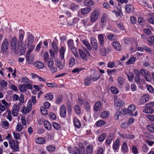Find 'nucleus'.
<instances>
[{
    "instance_id": "9b49d317",
    "label": "nucleus",
    "mask_w": 154,
    "mask_h": 154,
    "mask_svg": "<svg viewBox=\"0 0 154 154\" xmlns=\"http://www.w3.org/2000/svg\"><path fill=\"white\" fill-rule=\"evenodd\" d=\"M107 19V16L106 14H103L101 17L100 25L102 28L106 25Z\"/></svg>"
},
{
    "instance_id": "20e7f679",
    "label": "nucleus",
    "mask_w": 154,
    "mask_h": 154,
    "mask_svg": "<svg viewBox=\"0 0 154 154\" xmlns=\"http://www.w3.org/2000/svg\"><path fill=\"white\" fill-rule=\"evenodd\" d=\"M139 73L144 77L147 82H150L151 81V77L147 70L144 69H141L140 70Z\"/></svg>"
},
{
    "instance_id": "9d476101",
    "label": "nucleus",
    "mask_w": 154,
    "mask_h": 154,
    "mask_svg": "<svg viewBox=\"0 0 154 154\" xmlns=\"http://www.w3.org/2000/svg\"><path fill=\"white\" fill-rule=\"evenodd\" d=\"M26 61L28 62L29 64H31L34 61V56L33 54H26Z\"/></svg>"
},
{
    "instance_id": "e433bc0d",
    "label": "nucleus",
    "mask_w": 154,
    "mask_h": 154,
    "mask_svg": "<svg viewBox=\"0 0 154 154\" xmlns=\"http://www.w3.org/2000/svg\"><path fill=\"white\" fill-rule=\"evenodd\" d=\"M120 142L119 140H116L114 144L113 145V149L114 150H117L119 146Z\"/></svg>"
},
{
    "instance_id": "ddd939ff",
    "label": "nucleus",
    "mask_w": 154,
    "mask_h": 154,
    "mask_svg": "<svg viewBox=\"0 0 154 154\" xmlns=\"http://www.w3.org/2000/svg\"><path fill=\"white\" fill-rule=\"evenodd\" d=\"M60 116L63 118L65 117L66 114V109L64 105H62L60 110Z\"/></svg>"
},
{
    "instance_id": "4d7b16f0",
    "label": "nucleus",
    "mask_w": 154,
    "mask_h": 154,
    "mask_svg": "<svg viewBox=\"0 0 154 154\" xmlns=\"http://www.w3.org/2000/svg\"><path fill=\"white\" fill-rule=\"evenodd\" d=\"M122 114V112L119 110H118L115 115V118L116 120H119V116H120Z\"/></svg>"
},
{
    "instance_id": "680f3d73",
    "label": "nucleus",
    "mask_w": 154,
    "mask_h": 154,
    "mask_svg": "<svg viewBox=\"0 0 154 154\" xmlns=\"http://www.w3.org/2000/svg\"><path fill=\"white\" fill-rule=\"evenodd\" d=\"M13 147H11V148L13 150L14 152L18 151L19 150V147L17 145H16V144L12 146Z\"/></svg>"
},
{
    "instance_id": "0e129e2a",
    "label": "nucleus",
    "mask_w": 154,
    "mask_h": 154,
    "mask_svg": "<svg viewBox=\"0 0 154 154\" xmlns=\"http://www.w3.org/2000/svg\"><path fill=\"white\" fill-rule=\"evenodd\" d=\"M135 81L137 83H139L140 82V73L138 72V73L136 74V76L134 77V78Z\"/></svg>"
},
{
    "instance_id": "393cba45",
    "label": "nucleus",
    "mask_w": 154,
    "mask_h": 154,
    "mask_svg": "<svg viewBox=\"0 0 154 154\" xmlns=\"http://www.w3.org/2000/svg\"><path fill=\"white\" fill-rule=\"evenodd\" d=\"M149 100V97H141L139 100V103L140 105L144 104Z\"/></svg>"
},
{
    "instance_id": "09e8293b",
    "label": "nucleus",
    "mask_w": 154,
    "mask_h": 154,
    "mask_svg": "<svg viewBox=\"0 0 154 154\" xmlns=\"http://www.w3.org/2000/svg\"><path fill=\"white\" fill-rule=\"evenodd\" d=\"M47 109L45 108L43 106H41L40 108V110L42 113L44 115H46L48 114Z\"/></svg>"
},
{
    "instance_id": "f257e3e1",
    "label": "nucleus",
    "mask_w": 154,
    "mask_h": 154,
    "mask_svg": "<svg viewBox=\"0 0 154 154\" xmlns=\"http://www.w3.org/2000/svg\"><path fill=\"white\" fill-rule=\"evenodd\" d=\"M20 44L18 42L17 45V39L16 36H14L12 39L11 45L12 50H14L16 54L19 52Z\"/></svg>"
},
{
    "instance_id": "58836bf2",
    "label": "nucleus",
    "mask_w": 154,
    "mask_h": 154,
    "mask_svg": "<svg viewBox=\"0 0 154 154\" xmlns=\"http://www.w3.org/2000/svg\"><path fill=\"white\" fill-rule=\"evenodd\" d=\"M84 4L85 5L87 6H90L91 5H93L94 4L92 0H85Z\"/></svg>"
},
{
    "instance_id": "bf43d9fd",
    "label": "nucleus",
    "mask_w": 154,
    "mask_h": 154,
    "mask_svg": "<svg viewBox=\"0 0 154 154\" xmlns=\"http://www.w3.org/2000/svg\"><path fill=\"white\" fill-rule=\"evenodd\" d=\"M134 135L132 134H125V139L129 140L132 139L134 137Z\"/></svg>"
},
{
    "instance_id": "de8ad7c7",
    "label": "nucleus",
    "mask_w": 154,
    "mask_h": 154,
    "mask_svg": "<svg viewBox=\"0 0 154 154\" xmlns=\"http://www.w3.org/2000/svg\"><path fill=\"white\" fill-rule=\"evenodd\" d=\"M111 92L114 94H117L119 92L118 89L114 86H112L110 88Z\"/></svg>"
},
{
    "instance_id": "c03bdc74",
    "label": "nucleus",
    "mask_w": 154,
    "mask_h": 154,
    "mask_svg": "<svg viewBox=\"0 0 154 154\" xmlns=\"http://www.w3.org/2000/svg\"><path fill=\"white\" fill-rule=\"evenodd\" d=\"M83 43L89 50H91L92 49L90 44L86 40H83Z\"/></svg>"
},
{
    "instance_id": "f704fd0d",
    "label": "nucleus",
    "mask_w": 154,
    "mask_h": 154,
    "mask_svg": "<svg viewBox=\"0 0 154 154\" xmlns=\"http://www.w3.org/2000/svg\"><path fill=\"white\" fill-rule=\"evenodd\" d=\"M127 75L128 80L130 82H132L134 77V74L132 72H129L127 74L126 73Z\"/></svg>"
},
{
    "instance_id": "6e6d98bb",
    "label": "nucleus",
    "mask_w": 154,
    "mask_h": 154,
    "mask_svg": "<svg viewBox=\"0 0 154 154\" xmlns=\"http://www.w3.org/2000/svg\"><path fill=\"white\" fill-rule=\"evenodd\" d=\"M29 48L27 51L26 54H30V53L32 51L35 47L34 45L29 46Z\"/></svg>"
},
{
    "instance_id": "13d9d810",
    "label": "nucleus",
    "mask_w": 154,
    "mask_h": 154,
    "mask_svg": "<svg viewBox=\"0 0 154 154\" xmlns=\"http://www.w3.org/2000/svg\"><path fill=\"white\" fill-rule=\"evenodd\" d=\"M135 109V106L133 104H131L128 107V110L129 112L134 111Z\"/></svg>"
},
{
    "instance_id": "8fccbe9b",
    "label": "nucleus",
    "mask_w": 154,
    "mask_h": 154,
    "mask_svg": "<svg viewBox=\"0 0 154 154\" xmlns=\"http://www.w3.org/2000/svg\"><path fill=\"white\" fill-rule=\"evenodd\" d=\"M143 32L146 35H151L152 34L151 30L149 29H143Z\"/></svg>"
},
{
    "instance_id": "e2e57ef3",
    "label": "nucleus",
    "mask_w": 154,
    "mask_h": 154,
    "mask_svg": "<svg viewBox=\"0 0 154 154\" xmlns=\"http://www.w3.org/2000/svg\"><path fill=\"white\" fill-rule=\"evenodd\" d=\"M146 117L149 121L151 122L154 121V115L148 114L146 116Z\"/></svg>"
},
{
    "instance_id": "5fc2aeb1",
    "label": "nucleus",
    "mask_w": 154,
    "mask_h": 154,
    "mask_svg": "<svg viewBox=\"0 0 154 154\" xmlns=\"http://www.w3.org/2000/svg\"><path fill=\"white\" fill-rule=\"evenodd\" d=\"M143 49L144 50L147 51L151 54H153V51L150 48L146 46L145 45H143Z\"/></svg>"
},
{
    "instance_id": "6ab92c4d",
    "label": "nucleus",
    "mask_w": 154,
    "mask_h": 154,
    "mask_svg": "<svg viewBox=\"0 0 154 154\" xmlns=\"http://www.w3.org/2000/svg\"><path fill=\"white\" fill-rule=\"evenodd\" d=\"M26 45L24 43H22L20 49V55H23L26 51Z\"/></svg>"
},
{
    "instance_id": "79ce46f5",
    "label": "nucleus",
    "mask_w": 154,
    "mask_h": 154,
    "mask_svg": "<svg viewBox=\"0 0 154 154\" xmlns=\"http://www.w3.org/2000/svg\"><path fill=\"white\" fill-rule=\"evenodd\" d=\"M67 43L68 48L69 49L75 46L74 45L73 41V40L72 39L68 40L67 41Z\"/></svg>"
},
{
    "instance_id": "0eeeda50",
    "label": "nucleus",
    "mask_w": 154,
    "mask_h": 154,
    "mask_svg": "<svg viewBox=\"0 0 154 154\" xmlns=\"http://www.w3.org/2000/svg\"><path fill=\"white\" fill-rule=\"evenodd\" d=\"M114 102L115 105L120 108L123 106L124 105V102L122 100L116 97L115 98Z\"/></svg>"
},
{
    "instance_id": "37998d69",
    "label": "nucleus",
    "mask_w": 154,
    "mask_h": 154,
    "mask_svg": "<svg viewBox=\"0 0 154 154\" xmlns=\"http://www.w3.org/2000/svg\"><path fill=\"white\" fill-rule=\"evenodd\" d=\"M147 128L148 130L152 133H154V125H148L147 126Z\"/></svg>"
},
{
    "instance_id": "ea45409f",
    "label": "nucleus",
    "mask_w": 154,
    "mask_h": 154,
    "mask_svg": "<svg viewBox=\"0 0 154 154\" xmlns=\"http://www.w3.org/2000/svg\"><path fill=\"white\" fill-rule=\"evenodd\" d=\"M106 122L102 120H100L97 121L95 123V125L97 127H101L102 126L105 125Z\"/></svg>"
},
{
    "instance_id": "a18cd8bd",
    "label": "nucleus",
    "mask_w": 154,
    "mask_h": 154,
    "mask_svg": "<svg viewBox=\"0 0 154 154\" xmlns=\"http://www.w3.org/2000/svg\"><path fill=\"white\" fill-rule=\"evenodd\" d=\"M87 101L85 99H83L81 97L78 98V103L81 105L85 104Z\"/></svg>"
},
{
    "instance_id": "c756f323",
    "label": "nucleus",
    "mask_w": 154,
    "mask_h": 154,
    "mask_svg": "<svg viewBox=\"0 0 154 154\" xmlns=\"http://www.w3.org/2000/svg\"><path fill=\"white\" fill-rule=\"evenodd\" d=\"M109 114L110 113L109 111H104L101 113L100 117L102 119H106L109 116Z\"/></svg>"
},
{
    "instance_id": "bb28decb",
    "label": "nucleus",
    "mask_w": 154,
    "mask_h": 154,
    "mask_svg": "<svg viewBox=\"0 0 154 154\" xmlns=\"http://www.w3.org/2000/svg\"><path fill=\"white\" fill-rule=\"evenodd\" d=\"M147 41L148 42V44L150 46H152L154 43V36H152L148 38Z\"/></svg>"
},
{
    "instance_id": "2f4dec72",
    "label": "nucleus",
    "mask_w": 154,
    "mask_h": 154,
    "mask_svg": "<svg viewBox=\"0 0 154 154\" xmlns=\"http://www.w3.org/2000/svg\"><path fill=\"white\" fill-rule=\"evenodd\" d=\"M122 149L124 152H128V149L127 146V143L126 141H125L123 143L122 146Z\"/></svg>"
},
{
    "instance_id": "f3484780",
    "label": "nucleus",
    "mask_w": 154,
    "mask_h": 154,
    "mask_svg": "<svg viewBox=\"0 0 154 154\" xmlns=\"http://www.w3.org/2000/svg\"><path fill=\"white\" fill-rule=\"evenodd\" d=\"M93 150V147L91 145H89L86 146V154H92Z\"/></svg>"
},
{
    "instance_id": "4c0bfd02",
    "label": "nucleus",
    "mask_w": 154,
    "mask_h": 154,
    "mask_svg": "<svg viewBox=\"0 0 154 154\" xmlns=\"http://www.w3.org/2000/svg\"><path fill=\"white\" fill-rule=\"evenodd\" d=\"M54 62L52 60L50 59L47 61L48 67L49 69H51L54 67Z\"/></svg>"
},
{
    "instance_id": "b1692460",
    "label": "nucleus",
    "mask_w": 154,
    "mask_h": 154,
    "mask_svg": "<svg viewBox=\"0 0 154 154\" xmlns=\"http://www.w3.org/2000/svg\"><path fill=\"white\" fill-rule=\"evenodd\" d=\"M35 142L37 143L40 144H43L45 143V140L42 137H39L36 138L35 140Z\"/></svg>"
},
{
    "instance_id": "423d86ee",
    "label": "nucleus",
    "mask_w": 154,
    "mask_h": 154,
    "mask_svg": "<svg viewBox=\"0 0 154 154\" xmlns=\"http://www.w3.org/2000/svg\"><path fill=\"white\" fill-rule=\"evenodd\" d=\"M99 15L98 11L97 10L93 11L91 13L90 18V20L91 23H94L96 21Z\"/></svg>"
},
{
    "instance_id": "6e6552de",
    "label": "nucleus",
    "mask_w": 154,
    "mask_h": 154,
    "mask_svg": "<svg viewBox=\"0 0 154 154\" xmlns=\"http://www.w3.org/2000/svg\"><path fill=\"white\" fill-rule=\"evenodd\" d=\"M100 53L103 56H106L107 54L110 51L109 48H106L104 47V46H103L102 47H100Z\"/></svg>"
},
{
    "instance_id": "f03ea898",
    "label": "nucleus",
    "mask_w": 154,
    "mask_h": 154,
    "mask_svg": "<svg viewBox=\"0 0 154 154\" xmlns=\"http://www.w3.org/2000/svg\"><path fill=\"white\" fill-rule=\"evenodd\" d=\"M79 54L82 59L87 60L88 59V57L90 56V54L88 51L85 48L82 50L81 49H79Z\"/></svg>"
},
{
    "instance_id": "7c9ffc66",
    "label": "nucleus",
    "mask_w": 154,
    "mask_h": 154,
    "mask_svg": "<svg viewBox=\"0 0 154 154\" xmlns=\"http://www.w3.org/2000/svg\"><path fill=\"white\" fill-rule=\"evenodd\" d=\"M70 49L71 50L72 54H74L75 57H78L79 56V55L78 53L77 48L75 46H74Z\"/></svg>"
},
{
    "instance_id": "c85d7f7f",
    "label": "nucleus",
    "mask_w": 154,
    "mask_h": 154,
    "mask_svg": "<svg viewBox=\"0 0 154 154\" xmlns=\"http://www.w3.org/2000/svg\"><path fill=\"white\" fill-rule=\"evenodd\" d=\"M74 124L75 126L77 128H79L81 125L80 121L76 118L74 119Z\"/></svg>"
},
{
    "instance_id": "774afa93",
    "label": "nucleus",
    "mask_w": 154,
    "mask_h": 154,
    "mask_svg": "<svg viewBox=\"0 0 154 154\" xmlns=\"http://www.w3.org/2000/svg\"><path fill=\"white\" fill-rule=\"evenodd\" d=\"M31 110V109L27 107H24L22 109L23 112L25 114L27 113Z\"/></svg>"
},
{
    "instance_id": "7ed1b4c3",
    "label": "nucleus",
    "mask_w": 154,
    "mask_h": 154,
    "mask_svg": "<svg viewBox=\"0 0 154 154\" xmlns=\"http://www.w3.org/2000/svg\"><path fill=\"white\" fill-rule=\"evenodd\" d=\"M79 149L77 147H75L73 149L74 154H85V148L82 144L80 143L79 145Z\"/></svg>"
},
{
    "instance_id": "72a5a7b5",
    "label": "nucleus",
    "mask_w": 154,
    "mask_h": 154,
    "mask_svg": "<svg viewBox=\"0 0 154 154\" xmlns=\"http://www.w3.org/2000/svg\"><path fill=\"white\" fill-rule=\"evenodd\" d=\"M107 38L110 41H114L116 39L117 37L116 35L112 34H110L107 36Z\"/></svg>"
},
{
    "instance_id": "473e14b6",
    "label": "nucleus",
    "mask_w": 154,
    "mask_h": 154,
    "mask_svg": "<svg viewBox=\"0 0 154 154\" xmlns=\"http://www.w3.org/2000/svg\"><path fill=\"white\" fill-rule=\"evenodd\" d=\"M44 125L46 129L48 130H50L51 128V123L48 121H44Z\"/></svg>"
},
{
    "instance_id": "1a4fd4ad",
    "label": "nucleus",
    "mask_w": 154,
    "mask_h": 154,
    "mask_svg": "<svg viewBox=\"0 0 154 154\" xmlns=\"http://www.w3.org/2000/svg\"><path fill=\"white\" fill-rule=\"evenodd\" d=\"M91 44L93 48L95 51L98 49V45L96 39L94 37H92L91 39Z\"/></svg>"
},
{
    "instance_id": "a19ab883",
    "label": "nucleus",
    "mask_w": 154,
    "mask_h": 154,
    "mask_svg": "<svg viewBox=\"0 0 154 154\" xmlns=\"http://www.w3.org/2000/svg\"><path fill=\"white\" fill-rule=\"evenodd\" d=\"M74 109L77 115H79L81 113V108L78 105H76L74 107Z\"/></svg>"
},
{
    "instance_id": "052dcab7",
    "label": "nucleus",
    "mask_w": 154,
    "mask_h": 154,
    "mask_svg": "<svg viewBox=\"0 0 154 154\" xmlns=\"http://www.w3.org/2000/svg\"><path fill=\"white\" fill-rule=\"evenodd\" d=\"M26 84H23L19 85V88L21 92H23L26 90Z\"/></svg>"
},
{
    "instance_id": "dca6fc26",
    "label": "nucleus",
    "mask_w": 154,
    "mask_h": 154,
    "mask_svg": "<svg viewBox=\"0 0 154 154\" xmlns=\"http://www.w3.org/2000/svg\"><path fill=\"white\" fill-rule=\"evenodd\" d=\"M125 8L126 11L128 13L132 12L133 11L134 8V6L131 5L127 4L125 5Z\"/></svg>"
},
{
    "instance_id": "a211bd4d",
    "label": "nucleus",
    "mask_w": 154,
    "mask_h": 154,
    "mask_svg": "<svg viewBox=\"0 0 154 154\" xmlns=\"http://www.w3.org/2000/svg\"><path fill=\"white\" fill-rule=\"evenodd\" d=\"M113 46L117 51H119L122 49V46L120 44L117 42L115 41L113 43Z\"/></svg>"
},
{
    "instance_id": "603ef678",
    "label": "nucleus",
    "mask_w": 154,
    "mask_h": 154,
    "mask_svg": "<svg viewBox=\"0 0 154 154\" xmlns=\"http://www.w3.org/2000/svg\"><path fill=\"white\" fill-rule=\"evenodd\" d=\"M53 126L56 130H59L60 129V125L58 123L54 122L53 123Z\"/></svg>"
},
{
    "instance_id": "f8f14e48",
    "label": "nucleus",
    "mask_w": 154,
    "mask_h": 154,
    "mask_svg": "<svg viewBox=\"0 0 154 154\" xmlns=\"http://www.w3.org/2000/svg\"><path fill=\"white\" fill-rule=\"evenodd\" d=\"M34 38V36L32 34H31L28 36L27 37V46L28 48H29V46L32 45Z\"/></svg>"
},
{
    "instance_id": "4468645a",
    "label": "nucleus",
    "mask_w": 154,
    "mask_h": 154,
    "mask_svg": "<svg viewBox=\"0 0 154 154\" xmlns=\"http://www.w3.org/2000/svg\"><path fill=\"white\" fill-rule=\"evenodd\" d=\"M97 36L100 46L102 47L104 45L103 35L102 34H99Z\"/></svg>"
},
{
    "instance_id": "2eb2a0df",
    "label": "nucleus",
    "mask_w": 154,
    "mask_h": 154,
    "mask_svg": "<svg viewBox=\"0 0 154 154\" xmlns=\"http://www.w3.org/2000/svg\"><path fill=\"white\" fill-rule=\"evenodd\" d=\"M34 66L39 69H42L44 67L43 63L39 61H35L34 63Z\"/></svg>"
},
{
    "instance_id": "3c124183",
    "label": "nucleus",
    "mask_w": 154,
    "mask_h": 154,
    "mask_svg": "<svg viewBox=\"0 0 154 154\" xmlns=\"http://www.w3.org/2000/svg\"><path fill=\"white\" fill-rule=\"evenodd\" d=\"M75 63V59L73 57H71L69 60V65L70 67H72Z\"/></svg>"
},
{
    "instance_id": "cd10ccee",
    "label": "nucleus",
    "mask_w": 154,
    "mask_h": 154,
    "mask_svg": "<svg viewBox=\"0 0 154 154\" xmlns=\"http://www.w3.org/2000/svg\"><path fill=\"white\" fill-rule=\"evenodd\" d=\"M106 134L105 133H102L98 137V140L100 142H102L104 140L106 137Z\"/></svg>"
},
{
    "instance_id": "4be33fe9",
    "label": "nucleus",
    "mask_w": 154,
    "mask_h": 154,
    "mask_svg": "<svg viewBox=\"0 0 154 154\" xmlns=\"http://www.w3.org/2000/svg\"><path fill=\"white\" fill-rule=\"evenodd\" d=\"M101 103L100 101H97V102L94 106V110L97 112L100 110L101 108Z\"/></svg>"
},
{
    "instance_id": "aec40b11",
    "label": "nucleus",
    "mask_w": 154,
    "mask_h": 154,
    "mask_svg": "<svg viewBox=\"0 0 154 154\" xmlns=\"http://www.w3.org/2000/svg\"><path fill=\"white\" fill-rule=\"evenodd\" d=\"M117 82L118 83V85L119 87V88H122L125 83L123 78L121 77H119L117 79Z\"/></svg>"
},
{
    "instance_id": "412c9836",
    "label": "nucleus",
    "mask_w": 154,
    "mask_h": 154,
    "mask_svg": "<svg viewBox=\"0 0 154 154\" xmlns=\"http://www.w3.org/2000/svg\"><path fill=\"white\" fill-rule=\"evenodd\" d=\"M91 8L89 7H87L81 10V13L83 15H85L91 11Z\"/></svg>"
},
{
    "instance_id": "864d4df0",
    "label": "nucleus",
    "mask_w": 154,
    "mask_h": 154,
    "mask_svg": "<svg viewBox=\"0 0 154 154\" xmlns=\"http://www.w3.org/2000/svg\"><path fill=\"white\" fill-rule=\"evenodd\" d=\"M135 61V59L134 57H131L126 63V64L128 65L129 64H132L134 63Z\"/></svg>"
},
{
    "instance_id": "5701e85b",
    "label": "nucleus",
    "mask_w": 154,
    "mask_h": 154,
    "mask_svg": "<svg viewBox=\"0 0 154 154\" xmlns=\"http://www.w3.org/2000/svg\"><path fill=\"white\" fill-rule=\"evenodd\" d=\"M147 107L143 110V112L146 113L151 114L154 112L153 109L149 106H147Z\"/></svg>"
},
{
    "instance_id": "a878e982",
    "label": "nucleus",
    "mask_w": 154,
    "mask_h": 154,
    "mask_svg": "<svg viewBox=\"0 0 154 154\" xmlns=\"http://www.w3.org/2000/svg\"><path fill=\"white\" fill-rule=\"evenodd\" d=\"M65 51V49L64 47L62 46L60 49V57L62 60L64 58V54Z\"/></svg>"
},
{
    "instance_id": "c9c22d12",
    "label": "nucleus",
    "mask_w": 154,
    "mask_h": 154,
    "mask_svg": "<svg viewBox=\"0 0 154 154\" xmlns=\"http://www.w3.org/2000/svg\"><path fill=\"white\" fill-rule=\"evenodd\" d=\"M113 135L110 134L107 138L105 141L106 143L109 145L111 143L113 138Z\"/></svg>"
},
{
    "instance_id": "39448f33",
    "label": "nucleus",
    "mask_w": 154,
    "mask_h": 154,
    "mask_svg": "<svg viewBox=\"0 0 154 154\" xmlns=\"http://www.w3.org/2000/svg\"><path fill=\"white\" fill-rule=\"evenodd\" d=\"M8 42L7 39L5 38L1 45V51L3 53H6L8 49Z\"/></svg>"
},
{
    "instance_id": "69168bd1",
    "label": "nucleus",
    "mask_w": 154,
    "mask_h": 154,
    "mask_svg": "<svg viewBox=\"0 0 154 154\" xmlns=\"http://www.w3.org/2000/svg\"><path fill=\"white\" fill-rule=\"evenodd\" d=\"M24 36V35L23 33L20 34L19 35V39H18V42L20 44V43H23L22 42L23 41Z\"/></svg>"
},
{
    "instance_id": "338daca9",
    "label": "nucleus",
    "mask_w": 154,
    "mask_h": 154,
    "mask_svg": "<svg viewBox=\"0 0 154 154\" xmlns=\"http://www.w3.org/2000/svg\"><path fill=\"white\" fill-rule=\"evenodd\" d=\"M91 83L90 78L89 77L87 78L85 80V84L87 86H88Z\"/></svg>"
},
{
    "instance_id": "49530a36",
    "label": "nucleus",
    "mask_w": 154,
    "mask_h": 154,
    "mask_svg": "<svg viewBox=\"0 0 154 154\" xmlns=\"http://www.w3.org/2000/svg\"><path fill=\"white\" fill-rule=\"evenodd\" d=\"M55 148L52 145L48 146L46 147L47 150L49 152H52L54 151Z\"/></svg>"
}]
</instances>
